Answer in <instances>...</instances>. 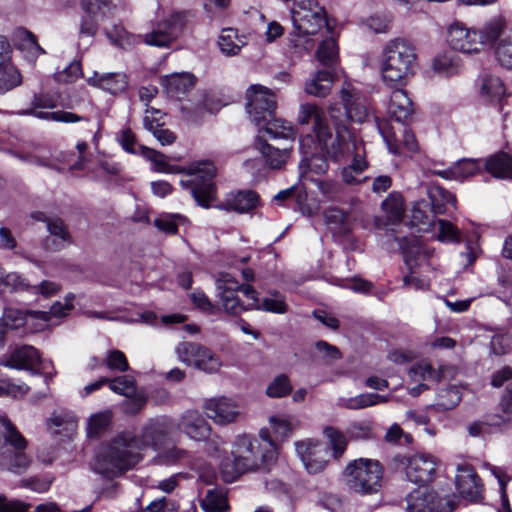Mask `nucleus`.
I'll return each instance as SVG.
<instances>
[{"mask_svg":"<svg viewBox=\"0 0 512 512\" xmlns=\"http://www.w3.org/2000/svg\"><path fill=\"white\" fill-rule=\"evenodd\" d=\"M134 434L124 431L113 437L96 455L93 469L107 478L119 476L143 460Z\"/></svg>","mask_w":512,"mask_h":512,"instance_id":"nucleus-3","label":"nucleus"},{"mask_svg":"<svg viewBox=\"0 0 512 512\" xmlns=\"http://www.w3.org/2000/svg\"><path fill=\"white\" fill-rule=\"evenodd\" d=\"M34 311H22L16 308H5L2 317L0 318V327H6L8 330H17L23 327L28 317Z\"/></svg>","mask_w":512,"mask_h":512,"instance_id":"nucleus-47","label":"nucleus"},{"mask_svg":"<svg viewBox=\"0 0 512 512\" xmlns=\"http://www.w3.org/2000/svg\"><path fill=\"white\" fill-rule=\"evenodd\" d=\"M187 23L185 12H175L158 22L150 33L144 37V42L156 47H169L182 33Z\"/></svg>","mask_w":512,"mask_h":512,"instance_id":"nucleus-14","label":"nucleus"},{"mask_svg":"<svg viewBox=\"0 0 512 512\" xmlns=\"http://www.w3.org/2000/svg\"><path fill=\"white\" fill-rule=\"evenodd\" d=\"M482 168V160L464 158L452 165L453 180L463 181L476 173Z\"/></svg>","mask_w":512,"mask_h":512,"instance_id":"nucleus-48","label":"nucleus"},{"mask_svg":"<svg viewBox=\"0 0 512 512\" xmlns=\"http://www.w3.org/2000/svg\"><path fill=\"white\" fill-rule=\"evenodd\" d=\"M388 113L400 123L406 122L412 116V101L405 90L396 89L391 93Z\"/></svg>","mask_w":512,"mask_h":512,"instance_id":"nucleus-29","label":"nucleus"},{"mask_svg":"<svg viewBox=\"0 0 512 512\" xmlns=\"http://www.w3.org/2000/svg\"><path fill=\"white\" fill-rule=\"evenodd\" d=\"M328 112L331 119L335 121L337 128L335 139L332 140L331 137L326 142H323L325 152L335 161H342L350 157V153L357 149V144L360 140L345 127L339 108L330 106Z\"/></svg>","mask_w":512,"mask_h":512,"instance_id":"nucleus-11","label":"nucleus"},{"mask_svg":"<svg viewBox=\"0 0 512 512\" xmlns=\"http://www.w3.org/2000/svg\"><path fill=\"white\" fill-rule=\"evenodd\" d=\"M40 364V355L31 345L16 346L0 358V365L16 370L35 372Z\"/></svg>","mask_w":512,"mask_h":512,"instance_id":"nucleus-22","label":"nucleus"},{"mask_svg":"<svg viewBox=\"0 0 512 512\" xmlns=\"http://www.w3.org/2000/svg\"><path fill=\"white\" fill-rule=\"evenodd\" d=\"M87 83L112 95H118L127 89L128 76L124 72L99 73L94 71L92 76L87 78Z\"/></svg>","mask_w":512,"mask_h":512,"instance_id":"nucleus-25","label":"nucleus"},{"mask_svg":"<svg viewBox=\"0 0 512 512\" xmlns=\"http://www.w3.org/2000/svg\"><path fill=\"white\" fill-rule=\"evenodd\" d=\"M502 23L498 20L487 23L481 30L470 29L463 23L451 24L447 32V41L452 49L471 54L479 52L485 45L498 39Z\"/></svg>","mask_w":512,"mask_h":512,"instance_id":"nucleus-6","label":"nucleus"},{"mask_svg":"<svg viewBox=\"0 0 512 512\" xmlns=\"http://www.w3.org/2000/svg\"><path fill=\"white\" fill-rule=\"evenodd\" d=\"M103 364L111 371L126 372L129 370V364L125 354L117 349L106 352Z\"/></svg>","mask_w":512,"mask_h":512,"instance_id":"nucleus-60","label":"nucleus"},{"mask_svg":"<svg viewBox=\"0 0 512 512\" xmlns=\"http://www.w3.org/2000/svg\"><path fill=\"white\" fill-rule=\"evenodd\" d=\"M253 309L263 310L266 312L284 314L288 310L285 297L274 292L271 297L264 298L262 301L259 299V306L253 307Z\"/></svg>","mask_w":512,"mask_h":512,"instance_id":"nucleus-55","label":"nucleus"},{"mask_svg":"<svg viewBox=\"0 0 512 512\" xmlns=\"http://www.w3.org/2000/svg\"><path fill=\"white\" fill-rule=\"evenodd\" d=\"M297 120L301 125H306L312 122L314 134L320 141L326 142L331 138V130L327 124L324 112L316 104H301Z\"/></svg>","mask_w":512,"mask_h":512,"instance_id":"nucleus-24","label":"nucleus"},{"mask_svg":"<svg viewBox=\"0 0 512 512\" xmlns=\"http://www.w3.org/2000/svg\"><path fill=\"white\" fill-rule=\"evenodd\" d=\"M183 220L184 217L179 214H167L157 218L154 224L164 233L176 234L178 232V222Z\"/></svg>","mask_w":512,"mask_h":512,"instance_id":"nucleus-62","label":"nucleus"},{"mask_svg":"<svg viewBox=\"0 0 512 512\" xmlns=\"http://www.w3.org/2000/svg\"><path fill=\"white\" fill-rule=\"evenodd\" d=\"M195 80V77L190 73H174L165 76L162 84L169 96L181 99L194 87Z\"/></svg>","mask_w":512,"mask_h":512,"instance_id":"nucleus-30","label":"nucleus"},{"mask_svg":"<svg viewBox=\"0 0 512 512\" xmlns=\"http://www.w3.org/2000/svg\"><path fill=\"white\" fill-rule=\"evenodd\" d=\"M299 169L301 171V175L307 171H312L316 174H323L328 169V163L326 159L318 153L313 156L303 158L299 164Z\"/></svg>","mask_w":512,"mask_h":512,"instance_id":"nucleus-61","label":"nucleus"},{"mask_svg":"<svg viewBox=\"0 0 512 512\" xmlns=\"http://www.w3.org/2000/svg\"><path fill=\"white\" fill-rule=\"evenodd\" d=\"M383 473V466L378 460L358 458L346 465L343 480L356 493L372 494L380 489Z\"/></svg>","mask_w":512,"mask_h":512,"instance_id":"nucleus-8","label":"nucleus"},{"mask_svg":"<svg viewBox=\"0 0 512 512\" xmlns=\"http://www.w3.org/2000/svg\"><path fill=\"white\" fill-rule=\"evenodd\" d=\"M16 115L19 116H34L39 119L54 121V122H62V123H76L80 120H84L80 115L67 112V111H54V112H42L36 111V109L28 108L24 110H19L15 112Z\"/></svg>","mask_w":512,"mask_h":512,"instance_id":"nucleus-39","label":"nucleus"},{"mask_svg":"<svg viewBox=\"0 0 512 512\" xmlns=\"http://www.w3.org/2000/svg\"><path fill=\"white\" fill-rule=\"evenodd\" d=\"M177 429L195 441H206L212 431L210 424L198 410H187L177 421Z\"/></svg>","mask_w":512,"mask_h":512,"instance_id":"nucleus-23","label":"nucleus"},{"mask_svg":"<svg viewBox=\"0 0 512 512\" xmlns=\"http://www.w3.org/2000/svg\"><path fill=\"white\" fill-rule=\"evenodd\" d=\"M218 44L222 53L227 56H234L239 53L246 44L243 37H239L236 30L224 29L219 37Z\"/></svg>","mask_w":512,"mask_h":512,"instance_id":"nucleus-40","label":"nucleus"},{"mask_svg":"<svg viewBox=\"0 0 512 512\" xmlns=\"http://www.w3.org/2000/svg\"><path fill=\"white\" fill-rule=\"evenodd\" d=\"M28 441L6 415H0V467L22 473L31 463L25 453Z\"/></svg>","mask_w":512,"mask_h":512,"instance_id":"nucleus-5","label":"nucleus"},{"mask_svg":"<svg viewBox=\"0 0 512 512\" xmlns=\"http://www.w3.org/2000/svg\"><path fill=\"white\" fill-rule=\"evenodd\" d=\"M22 83V76L10 62H0V92L6 93Z\"/></svg>","mask_w":512,"mask_h":512,"instance_id":"nucleus-41","label":"nucleus"},{"mask_svg":"<svg viewBox=\"0 0 512 512\" xmlns=\"http://www.w3.org/2000/svg\"><path fill=\"white\" fill-rule=\"evenodd\" d=\"M259 131L267 134L270 139H283L288 144H292L296 136V132L289 122L273 118V116L266 121H262Z\"/></svg>","mask_w":512,"mask_h":512,"instance_id":"nucleus-33","label":"nucleus"},{"mask_svg":"<svg viewBox=\"0 0 512 512\" xmlns=\"http://www.w3.org/2000/svg\"><path fill=\"white\" fill-rule=\"evenodd\" d=\"M80 6L84 12V15L98 21L102 16H104L105 10L107 9L106 2L102 0H81Z\"/></svg>","mask_w":512,"mask_h":512,"instance_id":"nucleus-63","label":"nucleus"},{"mask_svg":"<svg viewBox=\"0 0 512 512\" xmlns=\"http://www.w3.org/2000/svg\"><path fill=\"white\" fill-rule=\"evenodd\" d=\"M74 298V294L70 293L65 297L64 303L56 302L51 306L49 311H34L31 315L34 319H39L43 322L50 321L52 316L57 318L66 316L73 308Z\"/></svg>","mask_w":512,"mask_h":512,"instance_id":"nucleus-43","label":"nucleus"},{"mask_svg":"<svg viewBox=\"0 0 512 512\" xmlns=\"http://www.w3.org/2000/svg\"><path fill=\"white\" fill-rule=\"evenodd\" d=\"M350 440H371L375 438L373 423L371 421H354L346 430Z\"/></svg>","mask_w":512,"mask_h":512,"instance_id":"nucleus-54","label":"nucleus"},{"mask_svg":"<svg viewBox=\"0 0 512 512\" xmlns=\"http://www.w3.org/2000/svg\"><path fill=\"white\" fill-rule=\"evenodd\" d=\"M406 265L412 271L414 267L420 264L424 259L428 258V253L420 245L413 244L403 251Z\"/></svg>","mask_w":512,"mask_h":512,"instance_id":"nucleus-64","label":"nucleus"},{"mask_svg":"<svg viewBox=\"0 0 512 512\" xmlns=\"http://www.w3.org/2000/svg\"><path fill=\"white\" fill-rule=\"evenodd\" d=\"M200 504L205 512H223L227 507L226 495L221 489H210Z\"/></svg>","mask_w":512,"mask_h":512,"instance_id":"nucleus-50","label":"nucleus"},{"mask_svg":"<svg viewBox=\"0 0 512 512\" xmlns=\"http://www.w3.org/2000/svg\"><path fill=\"white\" fill-rule=\"evenodd\" d=\"M169 436V423L166 419H150L134 434V441L144 454L148 448L159 451L167 442Z\"/></svg>","mask_w":512,"mask_h":512,"instance_id":"nucleus-17","label":"nucleus"},{"mask_svg":"<svg viewBox=\"0 0 512 512\" xmlns=\"http://www.w3.org/2000/svg\"><path fill=\"white\" fill-rule=\"evenodd\" d=\"M260 204L259 195L252 190H240L227 195L220 208L237 213H247Z\"/></svg>","mask_w":512,"mask_h":512,"instance_id":"nucleus-26","label":"nucleus"},{"mask_svg":"<svg viewBox=\"0 0 512 512\" xmlns=\"http://www.w3.org/2000/svg\"><path fill=\"white\" fill-rule=\"evenodd\" d=\"M324 219L328 227L334 232L343 234L350 229L349 215L339 208L326 209Z\"/></svg>","mask_w":512,"mask_h":512,"instance_id":"nucleus-42","label":"nucleus"},{"mask_svg":"<svg viewBox=\"0 0 512 512\" xmlns=\"http://www.w3.org/2000/svg\"><path fill=\"white\" fill-rule=\"evenodd\" d=\"M433 71L442 77H450L458 73L459 64L457 58L448 53L437 55L432 61Z\"/></svg>","mask_w":512,"mask_h":512,"instance_id":"nucleus-45","label":"nucleus"},{"mask_svg":"<svg viewBox=\"0 0 512 512\" xmlns=\"http://www.w3.org/2000/svg\"><path fill=\"white\" fill-rule=\"evenodd\" d=\"M500 41L496 47V58L501 66L512 69V30L504 31L499 35Z\"/></svg>","mask_w":512,"mask_h":512,"instance_id":"nucleus-44","label":"nucleus"},{"mask_svg":"<svg viewBox=\"0 0 512 512\" xmlns=\"http://www.w3.org/2000/svg\"><path fill=\"white\" fill-rule=\"evenodd\" d=\"M202 408L207 418L221 426L235 423L241 415L238 403L226 396L205 399Z\"/></svg>","mask_w":512,"mask_h":512,"instance_id":"nucleus-16","label":"nucleus"},{"mask_svg":"<svg viewBox=\"0 0 512 512\" xmlns=\"http://www.w3.org/2000/svg\"><path fill=\"white\" fill-rule=\"evenodd\" d=\"M112 419V412L109 410L92 415L88 422V435L99 436L110 425Z\"/></svg>","mask_w":512,"mask_h":512,"instance_id":"nucleus-58","label":"nucleus"},{"mask_svg":"<svg viewBox=\"0 0 512 512\" xmlns=\"http://www.w3.org/2000/svg\"><path fill=\"white\" fill-rule=\"evenodd\" d=\"M388 400L387 396L376 393H364L354 397H341L338 399L337 405L349 410H360L380 403H386Z\"/></svg>","mask_w":512,"mask_h":512,"instance_id":"nucleus-37","label":"nucleus"},{"mask_svg":"<svg viewBox=\"0 0 512 512\" xmlns=\"http://www.w3.org/2000/svg\"><path fill=\"white\" fill-rule=\"evenodd\" d=\"M461 401V396L457 388L449 387L440 390L437 395L435 406L439 410L453 409Z\"/></svg>","mask_w":512,"mask_h":512,"instance_id":"nucleus-59","label":"nucleus"},{"mask_svg":"<svg viewBox=\"0 0 512 512\" xmlns=\"http://www.w3.org/2000/svg\"><path fill=\"white\" fill-rule=\"evenodd\" d=\"M484 170L498 179H512V156L505 152L495 153L482 161Z\"/></svg>","mask_w":512,"mask_h":512,"instance_id":"nucleus-31","label":"nucleus"},{"mask_svg":"<svg viewBox=\"0 0 512 512\" xmlns=\"http://www.w3.org/2000/svg\"><path fill=\"white\" fill-rule=\"evenodd\" d=\"M247 112L257 126H261L262 121L271 118L276 110L277 102L272 90L265 86L251 85L247 92Z\"/></svg>","mask_w":512,"mask_h":512,"instance_id":"nucleus-13","label":"nucleus"},{"mask_svg":"<svg viewBox=\"0 0 512 512\" xmlns=\"http://www.w3.org/2000/svg\"><path fill=\"white\" fill-rule=\"evenodd\" d=\"M382 208L391 222H400L405 211L403 196L398 192L390 193L382 202Z\"/></svg>","mask_w":512,"mask_h":512,"instance_id":"nucleus-46","label":"nucleus"},{"mask_svg":"<svg viewBox=\"0 0 512 512\" xmlns=\"http://www.w3.org/2000/svg\"><path fill=\"white\" fill-rule=\"evenodd\" d=\"M295 449L308 473L317 474L326 467L328 451L319 441L312 439L298 441L295 443Z\"/></svg>","mask_w":512,"mask_h":512,"instance_id":"nucleus-19","label":"nucleus"},{"mask_svg":"<svg viewBox=\"0 0 512 512\" xmlns=\"http://www.w3.org/2000/svg\"><path fill=\"white\" fill-rule=\"evenodd\" d=\"M292 22L298 36H314L323 29L331 33L326 11L316 0H298L291 10Z\"/></svg>","mask_w":512,"mask_h":512,"instance_id":"nucleus-9","label":"nucleus"},{"mask_svg":"<svg viewBox=\"0 0 512 512\" xmlns=\"http://www.w3.org/2000/svg\"><path fill=\"white\" fill-rule=\"evenodd\" d=\"M340 98L345 109V119L362 123L368 118L370 105L367 97L359 89L350 83H344L340 90Z\"/></svg>","mask_w":512,"mask_h":512,"instance_id":"nucleus-18","label":"nucleus"},{"mask_svg":"<svg viewBox=\"0 0 512 512\" xmlns=\"http://www.w3.org/2000/svg\"><path fill=\"white\" fill-rule=\"evenodd\" d=\"M323 433L333 450L334 458L339 459L344 454L348 444L345 434L332 426L325 427Z\"/></svg>","mask_w":512,"mask_h":512,"instance_id":"nucleus-51","label":"nucleus"},{"mask_svg":"<svg viewBox=\"0 0 512 512\" xmlns=\"http://www.w3.org/2000/svg\"><path fill=\"white\" fill-rule=\"evenodd\" d=\"M219 303L224 311L239 315L243 311L259 306V297L255 289L248 284L240 285L229 273H223L216 281Z\"/></svg>","mask_w":512,"mask_h":512,"instance_id":"nucleus-7","label":"nucleus"},{"mask_svg":"<svg viewBox=\"0 0 512 512\" xmlns=\"http://www.w3.org/2000/svg\"><path fill=\"white\" fill-rule=\"evenodd\" d=\"M291 391L292 385L285 374L275 377L266 388V394L270 398H282L289 395Z\"/></svg>","mask_w":512,"mask_h":512,"instance_id":"nucleus-56","label":"nucleus"},{"mask_svg":"<svg viewBox=\"0 0 512 512\" xmlns=\"http://www.w3.org/2000/svg\"><path fill=\"white\" fill-rule=\"evenodd\" d=\"M260 144V151L267 164L273 169L281 168L290 156L292 144H285L283 147H275L258 138Z\"/></svg>","mask_w":512,"mask_h":512,"instance_id":"nucleus-38","label":"nucleus"},{"mask_svg":"<svg viewBox=\"0 0 512 512\" xmlns=\"http://www.w3.org/2000/svg\"><path fill=\"white\" fill-rule=\"evenodd\" d=\"M155 460L157 463L166 466L185 464L189 462L190 454L185 449L172 446L162 451L159 450Z\"/></svg>","mask_w":512,"mask_h":512,"instance_id":"nucleus-49","label":"nucleus"},{"mask_svg":"<svg viewBox=\"0 0 512 512\" xmlns=\"http://www.w3.org/2000/svg\"><path fill=\"white\" fill-rule=\"evenodd\" d=\"M481 97L489 102H499L506 94V88L500 77L483 73L478 80Z\"/></svg>","mask_w":512,"mask_h":512,"instance_id":"nucleus-32","label":"nucleus"},{"mask_svg":"<svg viewBox=\"0 0 512 512\" xmlns=\"http://www.w3.org/2000/svg\"><path fill=\"white\" fill-rule=\"evenodd\" d=\"M333 81L334 77L329 69L319 70L306 81L305 92L315 97H325L330 93Z\"/></svg>","mask_w":512,"mask_h":512,"instance_id":"nucleus-35","label":"nucleus"},{"mask_svg":"<svg viewBox=\"0 0 512 512\" xmlns=\"http://www.w3.org/2000/svg\"><path fill=\"white\" fill-rule=\"evenodd\" d=\"M407 512H452L456 506L453 498H441L434 491L414 490L407 496Z\"/></svg>","mask_w":512,"mask_h":512,"instance_id":"nucleus-15","label":"nucleus"},{"mask_svg":"<svg viewBox=\"0 0 512 512\" xmlns=\"http://www.w3.org/2000/svg\"><path fill=\"white\" fill-rule=\"evenodd\" d=\"M46 425L51 434L69 437L75 432L77 421L75 417L68 412L55 411L47 419Z\"/></svg>","mask_w":512,"mask_h":512,"instance_id":"nucleus-34","label":"nucleus"},{"mask_svg":"<svg viewBox=\"0 0 512 512\" xmlns=\"http://www.w3.org/2000/svg\"><path fill=\"white\" fill-rule=\"evenodd\" d=\"M141 155L152 163V169L160 173H183L190 177L188 180H181L183 188L190 189L195 201L202 207L208 208L214 200L216 187L213 179L216 175V167L210 161H198L192 163L187 169H179L168 163L167 157L152 148L141 145Z\"/></svg>","mask_w":512,"mask_h":512,"instance_id":"nucleus-2","label":"nucleus"},{"mask_svg":"<svg viewBox=\"0 0 512 512\" xmlns=\"http://www.w3.org/2000/svg\"><path fill=\"white\" fill-rule=\"evenodd\" d=\"M400 463L405 468L407 479L420 486L429 484L435 479L439 465L438 459L426 452L403 456Z\"/></svg>","mask_w":512,"mask_h":512,"instance_id":"nucleus-12","label":"nucleus"},{"mask_svg":"<svg viewBox=\"0 0 512 512\" xmlns=\"http://www.w3.org/2000/svg\"><path fill=\"white\" fill-rule=\"evenodd\" d=\"M486 424L495 427L512 425V383L502 393L497 411L486 415Z\"/></svg>","mask_w":512,"mask_h":512,"instance_id":"nucleus-28","label":"nucleus"},{"mask_svg":"<svg viewBox=\"0 0 512 512\" xmlns=\"http://www.w3.org/2000/svg\"><path fill=\"white\" fill-rule=\"evenodd\" d=\"M178 359L205 373H216L222 366L220 357L207 347L194 342H181L176 347Z\"/></svg>","mask_w":512,"mask_h":512,"instance_id":"nucleus-10","label":"nucleus"},{"mask_svg":"<svg viewBox=\"0 0 512 512\" xmlns=\"http://www.w3.org/2000/svg\"><path fill=\"white\" fill-rule=\"evenodd\" d=\"M378 128L389 152L397 155L402 154L404 150L411 154L418 151L416 137L406 126L399 125L397 128L379 126Z\"/></svg>","mask_w":512,"mask_h":512,"instance_id":"nucleus-20","label":"nucleus"},{"mask_svg":"<svg viewBox=\"0 0 512 512\" xmlns=\"http://www.w3.org/2000/svg\"><path fill=\"white\" fill-rule=\"evenodd\" d=\"M418 56L415 45L406 38H394L383 47L381 75L390 87L403 85L415 74Z\"/></svg>","mask_w":512,"mask_h":512,"instance_id":"nucleus-4","label":"nucleus"},{"mask_svg":"<svg viewBox=\"0 0 512 512\" xmlns=\"http://www.w3.org/2000/svg\"><path fill=\"white\" fill-rule=\"evenodd\" d=\"M259 437L263 444L246 435L237 437L232 450L233 460L224 462L221 468L226 482H233L246 472L267 469L276 461L278 447L271 439L270 430L260 429Z\"/></svg>","mask_w":512,"mask_h":512,"instance_id":"nucleus-1","label":"nucleus"},{"mask_svg":"<svg viewBox=\"0 0 512 512\" xmlns=\"http://www.w3.org/2000/svg\"><path fill=\"white\" fill-rule=\"evenodd\" d=\"M269 424L274 434V438L271 437V439L276 445L278 441L283 442L287 440L293 432L292 424L287 417L271 416L269 418Z\"/></svg>","mask_w":512,"mask_h":512,"instance_id":"nucleus-52","label":"nucleus"},{"mask_svg":"<svg viewBox=\"0 0 512 512\" xmlns=\"http://www.w3.org/2000/svg\"><path fill=\"white\" fill-rule=\"evenodd\" d=\"M108 385L111 391L125 397L132 396L136 392L135 379L128 375L119 376L112 380L108 379Z\"/></svg>","mask_w":512,"mask_h":512,"instance_id":"nucleus-57","label":"nucleus"},{"mask_svg":"<svg viewBox=\"0 0 512 512\" xmlns=\"http://www.w3.org/2000/svg\"><path fill=\"white\" fill-rule=\"evenodd\" d=\"M317 60L324 66L330 68L337 60V45L333 37L323 40L316 52Z\"/></svg>","mask_w":512,"mask_h":512,"instance_id":"nucleus-53","label":"nucleus"},{"mask_svg":"<svg viewBox=\"0 0 512 512\" xmlns=\"http://www.w3.org/2000/svg\"><path fill=\"white\" fill-rule=\"evenodd\" d=\"M455 483L457 491L466 500L477 502L483 498V484L472 466H458Z\"/></svg>","mask_w":512,"mask_h":512,"instance_id":"nucleus-21","label":"nucleus"},{"mask_svg":"<svg viewBox=\"0 0 512 512\" xmlns=\"http://www.w3.org/2000/svg\"><path fill=\"white\" fill-rule=\"evenodd\" d=\"M434 214H444L448 205L456 207V197L438 184H431L427 190Z\"/></svg>","mask_w":512,"mask_h":512,"instance_id":"nucleus-36","label":"nucleus"},{"mask_svg":"<svg viewBox=\"0 0 512 512\" xmlns=\"http://www.w3.org/2000/svg\"><path fill=\"white\" fill-rule=\"evenodd\" d=\"M12 41L30 62H35L40 55L45 54V50L38 44L36 36L23 27L14 30Z\"/></svg>","mask_w":512,"mask_h":512,"instance_id":"nucleus-27","label":"nucleus"}]
</instances>
